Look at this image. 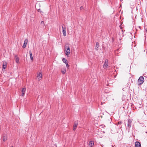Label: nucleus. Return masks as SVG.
Listing matches in <instances>:
<instances>
[{"instance_id": "obj_10", "label": "nucleus", "mask_w": 147, "mask_h": 147, "mask_svg": "<svg viewBox=\"0 0 147 147\" xmlns=\"http://www.w3.org/2000/svg\"><path fill=\"white\" fill-rule=\"evenodd\" d=\"M26 91V88H22V96H23L25 94V92Z\"/></svg>"}, {"instance_id": "obj_20", "label": "nucleus", "mask_w": 147, "mask_h": 147, "mask_svg": "<svg viewBox=\"0 0 147 147\" xmlns=\"http://www.w3.org/2000/svg\"><path fill=\"white\" fill-rule=\"evenodd\" d=\"M38 12H40L41 13L42 12V13H43V12H42V11H41L40 10V9H38Z\"/></svg>"}, {"instance_id": "obj_8", "label": "nucleus", "mask_w": 147, "mask_h": 147, "mask_svg": "<svg viewBox=\"0 0 147 147\" xmlns=\"http://www.w3.org/2000/svg\"><path fill=\"white\" fill-rule=\"evenodd\" d=\"M94 144V142L93 141H91L89 142L88 146L89 147H92Z\"/></svg>"}, {"instance_id": "obj_5", "label": "nucleus", "mask_w": 147, "mask_h": 147, "mask_svg": "<svg viewBox=\"0 0 147 147\" xmlns=\"http://www.w3.org/2000/svg\"><path fill=\"white\" fill-rule=\"evenodd\" d=\"M132 121L130 119H129L128 120V123L127 124V127L129 129L131 126Z\"/></svg>"}, {"instance_id": "obj_19", "label": "nucleus", "mask_w": 147, "mask_h": 147, "mask_svg": "<svg viewBox=\"0 0 147 147\" xmlns=\"http://www.w3.org/2000/svg\"><path fill=\"white\" fill-rule=\"evenodd\" d=\"M66 65V67L67 68H69V65L68 64V63H65Z\"/></svg>"}, {"instance_id": "obj_18", "label": "nucleus", "mask_w": 147, "mask_h": 147, "mask_svg": "<svg viewBox=\"0 0 147 147\" xmlns=\"http://www.w3.org/2000/svg\"><path fill=\"white\" fill-rule=\"evenodd\" d=\"M7 139V136H3V141L4 142Z\"/></svg>"}, {"instance_id": "obj_16", "label": "nucleus", "mask_w": 147, "mask_h": 147, "mask_svg": "<svg viewBox=\"0 0 147 147\" xmlns=\"http://www.w3.org/2000/svg\"><path fill=\"white\" fill-rule=\"evenodd\" d=\"M99 47V44L98 42H96V49H98V48Z\"/></svg>"}, {"instance_id": "obj_9", "label": "nucleus", "mask_w": 147, "mask_h": 147, "mask_svg": "<svg viewBox=\"0 0 147 147\" xmlns=\"http://www.w3.org/2000/svg\"><path fill=\"white\" fill-rule=\"evenodd\" d=\"M15 61L17 63H19V59L18 56L17 55H16L15 56Z\"/></svg>"}, {"instance_id": "obj_13", "label": "nucleus", "mask_w": 147, "mask_h": 147, "mask_svg": "<svg viewBox=\"0 0 147 147\" xmlns=\"http://www.w3.org/2000/svg\"><path fill=\"white\" fill-rule=\"evenodd\" d=\"M78 125V123H74L73 127V129L74 131H75Z\"/></svg>"}, {"instance_id": "obj_11", "label": "nucleus", "mask_w": 147, "mask_h": 147, "mask_svg": "<svg viewBox=\"0 0 147 147\" xmlns=\"http://www.w3.org/2000/svg\"><path fill=\"white\" fill-rule=\"evenodd\" d=\"M7 63L6 62H3V69H5L7 67Z\"/></svg>"}, {"instance_id": "obj_17", "label": "nucleus", "mask_w": 147, "mask_h": 147, "mask_svg": "<svg viewBox=\"0 0 147 147\" xmlns=\"http://www.w3.org/2000/svg\"><path fill=\"white\" fill-rule=\"evenodd\" d=\"M61 71L62 74H64L66 72V69H64L63 70H61Z\"/></svg>"}, {"instance_id": "obj_23", "label": "nucleus", "mask_w": 147, "mask_h": 147, "mask_svg": "<svg viewBox=\"0 0 147 147\" xmlns=\"http://www.w3.org/2000/svg\"><path fill=\"white\" fill-rule=\"evenodd\" d=\"M41 23H44V22L43 21H42L41 22Z\"/></svg>"}, {"instance_id": "obj_3", "label": "nucleus", "mask_w": 147, "mask_h": 147, "mask_svg": "<svg viewBox=\"0 0 147 147\" xmlns=\"http://www.w3.org/2000/svg\"><path fill=\"white\" fill-rule=\"evenodd\" d=\"M108 60H105L103 65V67L104 69H107L108 67Z\"/></svg>"}, {"instance_id": "obj_21", "label": "nucleus", "mask_w": 147, "mask_h": 147, "mask_svg": "<svg viewBox=\"0 0 147 147\" xmlns=\"http://www.w3.org/2000/svg\"><path fill=\"white\" fill-rule=\"evenodd\" d=\"M83 7H82H82H80V9H83Z\"/></svg>"}, {"instance_id": "obj_15", "label": "nucleus", "mask_w": 147, "mask_h": 147, "mask_svg": "<svg viewBox=\"0 0 147 147\" xmlns=\"http://www.w3.org/2000/svg\"><path fill=\"white\" fill-rule=\"evenodd\" d=\"M62 61L63 62V63H67V59L65 58H63L62 59Z\"/></svg>"}, {"instance_id": "obj_7", "label": "nucleus", "mask_w": 147, "mask_h": 147, "mask_svg": "<svg viewBox=\"0 0 147 147\" xmlns=\"http://www.w3.org/2000/svg\"><path fill=\"white\" fill-rule=\"evenodd\" d=\"M28 42V40L27 39H26L25 40L22 46V47L23 48H25L26 46V45Z\"/></svg>"}, {"instance_id": "obj_4", "label": "nucleus", "mask_w": 147, "mask_h": 147, "mask_svg": "<svg viewBox=\"0 0 147 147\" xmlns=\"http://www.w3.org/2000/svg\"><path fill=\"white\" fill-rule=\"evenodd\" d=\"M42 73L40 72L37 75V78L38 80H40L42 79Z\"/></svg>"}, {"instance_id": "obj_12", "label": "nucleus", "mask_w": 147, "mask_h": 147, "mask_svg": "<svg viewBox=\"0 0 147 147\" xmlns=\"http://www.w3.org/2000/svg\"><path fill=\"white\" fill-rule=\"evenodd\" d=\"M136 147H141V144L138 142H135Z\"/></svg>"}, {"instance_id": "obj_1", "label": "nucleus", "mask_w": 147, "mask_h": 147, "mask_svg": "<svg viewBox=\"0 0 147 147\" xmlns=\"http://www.w3.org/2000/svg\"><path fill=\"white\" fill-rule=\"evenodd\" d=\"M65 55L67 57L69 56L70 53V50L69 47V46L65 47Z\"/></svg>"}, {"instance_id": "obj_6", "label": "nucleus", "mask_w": 147, "mask_h": 147, "mask_svg": "<svg viewBox=\"0 0 147 147\" xmlns=\"http://www.w3.org/2000/svg\"><path fill=\"white\" fill-rule=\"evenodd\" d=\"M62 28L63 35L64 36H66V28L65 27H64L63 26H62Z\"/></svg>"}, {"instance_id": "obj_14", "label": "nucleus", "mask_w": 147, "mask_h": 147, "mask_svg": "<svg viewBox=\"0 0 147 147\" xmlns=\"http://www.w3.org/2000/svg\"><path fill=\"white\" fill-rule=\"evenodd\" d=\"M30 56V59L32 61H33V58L32 57V54L31 51H29Z\"/></svg>"}, {"instance_id": "obj_22", "label": "nucleus", "mask_w": 147, "mask_h": 147, "mask_svg": "<svg viewBox=\"0 0 147 147\" xmlns=\"http://www.w3.org/2000/svg\"><path fill=\"white\" fill-rule=\"evenodd\" d=\"M145 30H146V31L147 32V27L146 28Z\"/></svg>"}, {"instance_id": "obj_24", "label": "nucleus", "mask_w": 147, "mask_h": 147, "mask_svg": "<svg viewBox=\"0 0 147 147\" xmlns=\"http://www.w3.org/2000/svg\"><path fill=\"white\" fill-rule=\"evenodd\" d=\"M11 147H13V146H11Z\"/></svg>"}, {"instance_id": "obj_2", "label": "nucleus", "mask_w": 147, "mask_h": 147, "mask_svg": "<svg viewBox=\"0 0 147 147\" xmlns=\"http://www.w3.org/2000/svg\"><path fill=\"white\" fill-rule=\"evenodd\" d=\"M144 78L142 76H141L140 77L138 80V85H141L144 82Z\"/></svg>"}]
</instances>
